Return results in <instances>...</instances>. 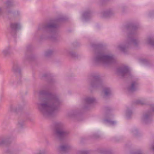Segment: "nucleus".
Wrapping results in <instances>:
<instances>
[{"mask_svg":"<svg viewBox=\"0 0 154 154\" xmlns=\"http://www.w3.org/2000/svg\"><path fill=\"white\" fill-rule=\"evenodd\" d=\"M67 54L69 56L72 57H77L76 54L72 51H69L68 52Z\"/></svg>","mask_w":154,"mask_h":154,"instance_id":"nucleus-24","label":"nucleus"},{"mask_svg":"<svg viewBox=\"0 0 154 154\" xmlns=\"http://www.w3.org/2000/svg\"><path fill=\"white\" fill-rule=\"evenodd\" d=\"M137 29V27L132 24H129L124 26L123 30L124 31H130L128 34L127 41L123 44L120 45L119 48L124 52H125L129 46H137L139 44V41L135 38V31Z\"/></svg>","mask_w":154,"mask_h":154,"instance_id":"nucleus-3","label":"nucleus"},{"mask_svg":"<svg viewBox=\"0 0 154 154\" xmlns=\"http://www.w3.org/2000/svg\"><path fill=\"white\" fill-rule=\"evenodd\" d=\"M139 84L137 81H133L132 82L131 85L128 88V91L133 92L138 89Z\"/></svg>","mask_w":154,"mask_h":154,"instance_id":"nucleus-8","label":"nucleus"},{"mask_svg":"<svg viewBox=\"0 0 154 154\" xmlns=\"http://www.w3.org/2000/svg\"><path fill=\"white\" fill-rule=\"evenodd\" d=\"M77 154H88V152L85 151L80 150L78 152Z\"/></svg>","mask_w":154,"mask_h":154,"instance_id":"nucleus-28","label":"nucleus"},{"mask_svg":"<svg viewBox=\"0 0 154 154\" xmlns=\"http://www.w3.org/2000/svg\"><path fill=\"white\" fill-rule=\"evenodd\" d=\"M25 125L24 122L23 120H20L18 121L17 125L18 128H23Z\"/></svg>","mask_w":154,"mask_h":154,"instance_id":"nucleus-19","label":"nucleus"},{"mask_svg":"<svg viewBox=\"0 0 154 154\" xmlns=\"http://www.w3.org/2000/svg\"><path fill=\"white\" fill-rule=\"evenodd\" d=\"M12 72L14 73H20L21 69L19 64L17 63H14L12 67Z\"/></svg>","mask_w":154,"mask_h":154,"instance_id":"nucleus-9","label":"nucleus"},{"mask_svg":"<svg viewBox=\"0 0 154 154\" xmlns=\"http://www.w3.org/2000/svg\"><path fill=\"white\" fill-rule=\"evenodd\" d=\"M104 123L108 124L110 125H114L116 122V121H113L109 119H105L104 120Z\"/></svg>","mask_w":154,"mask_h":154,"instance_id":"nucleus-17","label":"nucleus"},{"mask_svg":"<svg viewBox=\"0 0 154 154\" xmlns=\"http://www.w3.org/2000/svg\"><path fill=\"white\" fill-rule=\"evenodd\" d=\"M49 90L48 88H46L39 91V94L44 97L40 99V102L37 103L39 110L45 117L55 116L61 103L58 96L50 93Z\"/></svg>","mask_w":154,"mask_h":154,"instance_id":"nucleus-1","label":"nucleus"},{"mask_svg":"<svg viewBox=\"0 0 154 154\" xmlns=\"http://www.w3.org/2000/svg\"><path fill=\"white\" fill-rule=\"evenodd\" d=\"M63 17H59L55 20H53L51 23H49L47 24H40L38 27V29L39 30H45L47 33H52V30L55 29L58 26L59 23L63 20Z\"/></svg>","mask_w":154,"mask_h":154,"instance_id":"nucleus-4","label":"nucleus"},{"mask_svg":"<svg viewBox=\"0 0 154 154\" xmlns=\"http://www.w3.org/2000/svg\"><path fill=\"white\" fill-rule=\"evenodd\" d=\"M47 150L45 149L42 148L38 149L33 154H46Z\"/></svg>","mask_w":154,"mask_h":154,"instance_id":"nucleus-14","label":"nucleus"},{"mask_svg":"<svg viewBox=\"0 0 154 154\" xmlns=\"http://www.w3.org/2000/svg\"><path fill=\"white\" fill-rule=\"evenodd\" d=\"M145 100L144 99H141L137 100L136 101L135 103L137 104H139L143 105L145 104Z\"/></svg>","mask_w":154,"mask_h":154,"instance_id":"nucleus-21","label":"nucleus"},{"mask_svg":"<svg viewBox=\"0 0 154 154\" xmlns=\"http://www.w3.org/2000/svg\"><path fill=\"white\" fill-rule=\"evenodd\" d=\"M44 76H46L45 75H44Z\"/></svg>","mask_w":154,"mask_h":154,"instance_id":"nucleus-34","label":"nucleus"},{"mask_svg":"<svg viewBox=\"0 0 154 154\" xmlns=\"http://www.w3.org/2000/svg\"><path fill=\"white\" fill-rule=\"evenodd\" d=\"M20 150L18 149H15L12 150V153L13 154H18ZM11 154V153H10L9 154Z\"/></svg>","mask_w":154,"mask_h":154,"instance_id":"nucleus-27","label":"nucleus"},{"mask_svg":"<svg viewBox=\"0 0 154 154\" xmlns=\"http://www.w3.org/2000/svg\"><path fill=\"white\" fill-rule=\"evenodd\" d=\"M8 141L7 137H0V144H2L5 143Z\"/></svg>","mask_w":154,"mask_h":154,"instance_id":"nucleus-23","label":"nucleus"},{"mask_svg":"<svg viewBox=\"0 0 154 154\" xmlns=\"http://www.w3.org/2000/svg\"><path fill=\"white\" fill-rule=\"evenodd\" d=\"M95 49V55L93 59L94 62L96 64H109L114 63L116 60L112 54H105L102 49V46L99 44L93 46Z\"/></svg>","mask_w":154,"mask_h":154,"instance_id":"nucleus-2","label":"nucleus"},{"mask_svg":"<svg viewBox=\"0 0 154 154\" xmlns=\"http://www.w3.org/2000/svg\"><path fill=\"white\" fill-rule=\"evenodd\" d=\"M55 38V36H49L48 37H46L47 38H49L51 39H53L54 38Z\"/></svg>","mask_w":154,"mask_h":154,"instance_id":"nucleus-31","label":"nucleus"},{"mask_svg":"<svg viewBox=\"0 0 154 154\" xmlns=\"http://www.w3.org/2000/svg\"><path fill=\"white\" fill-rule=\"evenodd\" d=\"M7 4L8 6H10L12 5V4H11L9 2H7Z\"/></svg>","mask_w":154,"mask_h":154,"instance_id":"nucleus-33","label":"nucleus"},{"mask_svg":"<svg viewBox=\"0 0 154 154\" xmlns=\"http://www.w3.org/2000/svg\"><path fill=\"white\" fill-rule=\"evenodd\" d=\"M117 72L119 74L122 76H126L130 74L129 68L126 66H122L118 68Z\"/></svg>","mask_w":154,"mask_h":154,"instance_id":"nucleus-7","label":"nucleus"},{"mask_svg":"<svg viewBox=\"0 0 154 154\" xmlns=\"http://www.w3.org/2000/svg\"><path fill=\"white\" fill-rule=\"evenodd\" d=\"M91 86L94 88H100L102 85V81L99 75L94 77V79L90 83Z\"/></svg>","mask_w":154,"mask_h":154,"instance_id":"nucleus-6","label":"nucleus"},{"mask_svg":"<svg viewBox=\"0 0 154 154\" xmlns=\"http://www.w3.org/2000/svg\"><path fill=\"white\" fill-rule=\"evenodd\" d=\"M131 132L134 135H136L138 133V131L136 129H134L131 131Z\"/></svg>","mask_w":154,"mask_h":154,"instance_id":"nucleus-29","label":"nucleus"},{"mask_svg":"<svg viewBox=\"0 0 154 154\" xmlns=\"http://www.w3.org/2000/svg\"><path fill=\"white\" fill-rule=\"evenodd\" d=\"M151 108L152 111L154 112V105H152L151 106Z\"/></svg>","mask_w":154,"mask_h":154,"instance_id":"nucleus-32","label":"nucleus"},{"mask_svg":"<svg viewBox=\"0 0 154 154\" xmlns=\"http://www.w3.org/2000/svg\"><path fill=\"white\" fill-rule=\"evenodd\" d=\"M112 14V11H107L104 13V16L105 17L108 16Z\"/></svg>","mask_w":154,"mask_h":154,"instance_id":"nucleus-26","label":"nucleus"},{"mask_svg":"<svg viewBox=\"0 0 154 154\" xmlns=\"http://www.w3.org/2000/svg\"><path fill=\"white\" fill-rule=\"evenodd\" d=\"M104 92L105 95L107 96L109 95L111 93V91L110 89L109 88H106L104 89Z\"/></svg>","mask_w":154,"mask_h":154,"instance_id":"nucleus-18","label":"nucleus"},{"mask_svg":"<svg viewBox=\"0 0 154 154\" xmlns=\"http://www.w3.org/2000/svg\"><path fill=\"white\" fill-rule=\"evenodd\" d=\"M55 134L60 140L67 136L69 134L68 131L64 130L63 125L61 122L56 123L55 125Z\"/></svg>","mask_w":154,"mask_h":154,"instance_id":"nucleus-5","label":"nucleus"},{"mask_svg":"<svg viewBox=\"0 0 154 154\" xmlns=\"http://www.w3.org/2000/svg\"><path fill=\"white\" fill-rule=\"evenodd\" d=\"M11 48L8 46L3 50L2 51L3 54L5 56L9 54L11 52Z\"/></svg>","mask_w":154,"mask_h":154,"instance_id":"nucleus-16","label":"nucleus"},{"mask_svg":"<svg viewBox=\"0 0 154 154\" xmlns=\"http://www.w3.org/2000/svg\"><path fill=\"white\" fill-rule=\"evenodd\" d=\"M147 43L154 48V39H152L150 38H148L147 39Z\"/></svg>","mask_w":154,"mask_h":154,"instance_id":"nucleus-20","label":"nucleus"},{"mask_svg":"<svg viewBox=\"0 0 154 154\" xmlns=\"http://www.w3.org/2000/svg\"><path fill=\"white\" fill-rule=\"evenodd\" d=\"M53 51L51 50H48L45 52V55L46 57H48L51 55Z\"/></svg>","mask_w":154,"mask_h":154,"instance_id":"nucleus-25","label":"nucleus"},{"mask_svg":"<svg viewBox=\"0 0 154 154\" xmlns=\"http://www.w3.org/2000/svg\"><path fill=\"white\" fill-rule=\"evenodd\" d=\"M132 114L131 111L129 109H128L126 111V116L127 118L129 119Z\"/></svg>","mask_w":154,"mask_h":154,"instance_id":"nucleus-22","label":"nucleus"},{"mask_svg":"<svg viewBox=\"0 0 154 154\" xmlns=\"http://www.w3.org/2000/svg\"><path fill=\"white\" fill-rule=\"evenodd\" d=\"M91 16V12L90 11H87L84 12L83 14V18L84 20H87L89 17H90Z\"/></svg>","mask_w":154,"mask_h":154,"instance_id":"nucleus-15","label":"nucleus"},{"mask_svg":"<svg viewBox=\"0 0 154 154\" xmlns=\"http://www.w3.org/2000/svg\"><path fill=\"white\" fill-rule=\"evenodd\" d=\"M10 27L12 31L15 32L20 28L21 25L20 23H12L10 25Z\"/></svg>","mask_w":154,"mask_h":154,"instance_id":"nucleus-11","label":"nucleus"},{"mask_svg":"<svg viewBox=\"0 0 154 154\" xmlns=\"http://www.w3.org/2000/svg\"><path fill=\"white\" fill-rule=\"evenodd\" d=\"M133 154H142V152L140 151H139L137 152H135L133 153Z\"/></svg>","mask_w":154,"mask_h":154,"instance_id":"nucleus-30","label":"nucleus"},{"mask_svg":"<svg viewBox=\"0 0 154 154\" xmlns=\"http://www.w3.org/2000/svg\"><path fill=\"white\" fill-rule=\"evenodd\" d=\"M70 148V146L67 144H63L59 147L60 151L66 152L69 150Z\"/></svg>","mask_w":154,"mask_h":154,"instance_id":"nucleus-12","label":"nucleus"},{"mask_svg":"<svg viewBox=\"0 0 154 154\" xmlns=\"http://www.w3.org/2000/svg\"><path fill=\"white\" fill-rule=\"evenodd\" d=\"M151 114L150 112L144 114L142 118V121L143 122L147 123L150 121Z\"/></svg>","mask_w":154,"mask_h":154,"instance_id":"nucleus-10","label":"nucleus"},{"mask_svg":"<svg viewBox=\"0 0 154 154\" xmlns=\"http://www.w3.org/2000/svg\"><path fill=\"white\" fill-rule=\"evenodd\" d=\"M95 99L92 97H87L85 99L86 103L87 104H90L93 103L95 101Z\"/></svg>","mask_w":154,"mask_h":154,"instance_id":"nucleus-13","label":"nucleus"}]
</instances>
